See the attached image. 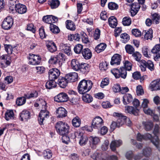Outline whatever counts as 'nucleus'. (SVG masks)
I'll return each mask as SVG.
<instances>
[{
    "label": "nucleus",
    "instance_id": "680f3d73",
    "mask_svg": "<svg viewBox=\"0 0 160 160\" xmlns=\"http://www.w3.org/2000/svg\"><path fill=\"white\" fill-rule=\"evenodd\" d=\"M81 35L78 33L71 35L70 36L71 39L72 41L75 40L76 41H79L81 38Z\"/></svg>",
    "mask_w": 160,
    "mask_h": 160
},
{
    "label": "nucleus",
    "instance_id": "f03ea898",
    "mask_svg": "<svg viewBox=\"0 0 160 160\" xmlns=\"http://www.w3.org/2000/svg\"><path fill=\"white\" fill-rule=\"evenodd\" d=\"M93 84L92 82L89 80H82L78 85V92L81 94L88 92L92 88Z\"/></svg>",
    "mask_w": 160,
    "mask_h": 160
},
{
    "label": "nucleus",
    "instance_id": "f3484780",
    "mask_svg": "<svg viewBox=\"0 0 160 160\" xmlns=\"http://www.w3.org/2000/svg\"><path fill=\"white\" fill-rule=\"evenodd\" d=\"M138 2L133 3L131 7V13L134 16L137 14L140 8V0H138Z\"/></svg>",
    "mask_w": 160,
    "mask_h": 160
},
{
    "label": "nucleus",
    "instance_id": "9d476101",
    "mask_svg": "<svg viewBox=\"0 0 160 160\" xmlns=\"http://www.w3.org/2000/svg\"><path fill=\"white\" fill-rule=\"evenodd\" d=\"M153 54L154 59L155 61H158L160 59V44H158L154 46L151 50Z\"/></svg>",
    "mask_w": 160,
    "mask_h": 160
},
{
    "label": "nucleus",
    "instance_id": "5701e85b",
    "mask_svg": "<svg viewBox=\"0 0 160 160\" xmlns=\"http://www.w3.org/2000/svg\"><path fill=\"white\" fill-rule=\"evenodd\" d=\"M68 82L66 77L65 78L60 77L59 78L57 82L58 85L62 88H64L66 87Z\"/></svg>",
    "mask_w": 160,
    "mask_h": 160
},
{
    "label": "nucleus",
    "instance_id": "603ef678",
    "mask_svg": "<svg viewBox=\"0 0 160 160\" xmlns=\"http://www.w3.org/2000/svg\"><path fill=\"white\" fill-rule=\"evenodd\" d=\"M124 64V68L126 70L130 71L131 70L132 68V64L131 63L127 60H125L123 62Z\"/></svg>",
    "mask_w": 160,
    "mask_h": 160
},
{
    "label": "nucleus",
    "instance_id": "4468645a",
    "mask_svg": "<svg viewBox=\"0 0 160 160\" xmlns=\"http://www.w3.org/2000/svg\"><path fill=\"white\" fill-rule=\"evenodd\" d=\"M12 6L15 7L16 11L21 14L25 13L27 10V8L26 6L19 3L17 4L15 3L14 6H10V7Z\"/></svg>",
    "mask_w": 160,
    "mask_h": 160
},
{
    "label": "nucleus",
    "instance_id": "1a4fd4ad",
    "mask_svg": "<svg viewBox=\"0 0 160 160\" xmlns=\"http://www.w3.org/2000/svg\"><path fill=\"white\" fill-rule=\"evenodd\" d=\"M44 109L41 111L38 118V122L40 125L42 124L44 120L48 118L49 117V112L46 109Z\"/></svg>",
    "mask_w": 160,
    "mask_h": 160
},
{
    "label": "nucleus",
    "instance_id": "bf43d9fd",
    "mask_svg": "<svg viewBox=\"0 0 160 160\" xmlns=\"http://www.w3.org/2000/svg\"><path fill=\"white\" fill-rule=\"evenodd\" d=\"M4 46L5 50L8 54H11L12 53V49L14 48H13L11 45L9 44H5Z\"/></svg>",
    "mask_w": 160,
    "mask_h": 160
},
{
    "label": "nucleus",
    "instance_id": "473e14b6",
    "mask_svg": "<svg viewBox=\"0 0 160 160\" xmlns=\"http://www.w3.org/2000/svg\"><path fill=\"white\" fill-rule=\"evenodd\" d=\"M48 4L52 9L57 8L60 5V2L58 0H49L48 2Z\"/></svg>",
    "mask_w": 160,
    "mask_h": 160
},
{
    "label": "nucleus",
    "instance_id": "c756f323",
    "mask_svg": "<svg viewBox=\"0 0 160 160\" xmlns=\"http://www.w3.org/2000/svg\"><path fill=\"white\" fill-rule=\"evenodd\" d=\"M132 97L131 94L127 93L124 95L123 97V102L124 105L129 103L132 101Z\"/></svg>",
    "mask_w": 160,
    "mask_h": 160
},
{
    "label": "nucleus",
    "instance_id": "774afa93",
    "mask_svg": "<svg viewBox=\"0 0 160 160\" xmlns=\"http://www.w3.org/2000/svg\"><path fill=\"white\" fill-rule=\"evenodd\" d=\"M37 73L38 74H41L44 73L45 72V68L42 66L36 67Z\"/></svg>",
    "mask_w": 160,
    "mask_h": 160
},
{
    "label": "nucleus",
    "instance_id": "0e129e2a",
    "mask_svg": "<svg viewBox=\"0 0 160 160\" xmlns=\"http://www.w3.org/2000/svg\"><path fill=\"white\" fill-rule=\"evenodd\" d=\"M98 130V133H101L102 135L105 134L108 131L107 128L105 126H103Z\"/></svg>",
    "mask_w": 160,
    "mask_h": 160
},
{
    "label": "nucleus",
    "instance_id": "423d86ee",
    "mask_svg": "<svg viewBox=\"0 0 160 160\" xmlns=\"http://www.w3.org/2000/svg\"><path fill=\"white\" fill-rule=\"evenodd\" d=\"M29 61L28 64L34 65L39 64L41 62V58L38 55H35L32 54H29L28 57Z\"/></svg>",
    "mask_w": 160,
    "mask_h": 160
},
{
    "label": "nucleus",
    "instance_id": "2eb2a0df",
    "mask_svg": "<svg viewBox=\"0 0 160 160\" xmlns=\"http://www.w3.org/2000/svg\"><path fill=\"white\" fill-rule=\"evenodd\" d=\"M1 62L2 67L5 68L10 64L11 60L9 56L7 55H3L1 58Z\"/></svg>",
    "mask_w": 160,
    "mask_h": 160
},
{
    "label": "nucleus",
    "instance_id": "7ed1b4c3",
    "mask_svg": "<svg viewBox=\"0 0 160 160\" xmlns=\"http://www.w3.org/2000/svg\"><path fill=\"white\" fill-rule=\"evenodd\" d=\"M57 133L60 135L68 134L69 132V127L68 125L62 121L58 122L55 126Z\"/></svg>",
    "mask_w": 160,
    "mask_h": 160
},
{
    "label": "nucleus",
    "instance_id": "f257e3e1",
    "mask_svg": "<svg viewBox=\"0 0 160 160\" xmlns=\"http://www.w3.org/2000/svg\"><path fill=\"white\" fill-rule=\"evenodd\" d=\"M159 126L157 124H156L155 126L153 132V134L155 136L154 138L152 137L151 134L146 133L143 135H141V139H143L145 140H150L152 143L158 149V150L160 151L159 147V140L158 136V135L159 133Z\"/></svg>",
    "mask_w": 160,
    "mask_h": 160
},
{
    "label": "nucleus",
    "instance_id": "9b49d317",
    "mask_svg": "<svg viewBox=\"0 0 160 160\" xmlns=\"http://www.w3.org/2000/svg\"><path fill=\"white\" fill-rule=\"evenodd\" d=\"M68 99V97L66 93H60L54 98V100L56 102H66Z\"/></svg>",
    "mask_w": 160,
    "mask_h": 160
},
{
    "label": "nucleus",
    "instance_id": "6e6d98bb",
    "mask_svg": "<svg viewBox=\"0 0 160 160\" xmlns=\"http://www.w3.org/2000/svg\"><path fill=\"white\" fill-rule=\"evenodd\" d=\"M152 20L156 24H158L159 22L160 16L158 14L155 13L152 14Z\"/></svg>",
    "mask_w": 160,
    "mask_h": 160
},
{
    "label": "nucleus",
    "instance_id": "4c0bfd02",
    "mask_svg": "<svg viewBox=\"0 0 160 160\" xmlns=\"http://www.w3.org/2000/svg\"><path fill=\"white\" fill-rule=\"evenodd\" d=\"M80 137L79 141V143L81 145H84L88 141V138L85 135H82V133H80Z\"/></svg>",
    "mask_w": 160,
    "mask_h": 160
},
{
    "label": "nucleus",
    "instance_id": "e2e57ef3",
    "mask_svg": "<svg viewBox=\"0 0 160 160\" xmlns=\"http://www.w3.org/2000/svg\"><path fill=\"white\" fill-rule=\"evenodd\" d=\"M39 34L40 37L42 39L46 37L47 35L45 33L43 28L42 27L39 29Z\"/></svg>",
    "mask_w": 160,
    "mask_h": 160
},
{
    "label": "nucleus",
    "instance_id": "a18cd8bd",
    "mask_svg": "<svg viewBox=\"0 0 160 160\" xmlns=\"http://www.w3.org/2000/svg\"><path fill=\"white\" fill-rule=\"evenodd\" d=\"M43 155L45 159H49L52 157V152L49 149H47L43 151Z\"/></svg>",
    "mask_w": 160,
    "mask_h": 160
},
{
    "label": "nucleus",
    "instance_id": "a211bd4d",
    "mask_svg": "<svg viewBox=\"0 0 160 160\" xmlns=\"http://www.w3.org/2000/svg\"><path fill=\"white\" fill-rule=\"evenodd\" d=\"M122 57L119 54H114L112 57L110 62L112 65H118L120 63L121 61Z\"/></svg>",
    "mask_w": 160,
    "mask_h": 160
},
{
    "label": "nucleus",
    "instance_id": "f8f14e48",
    "mask_svg": "<svg viewBox=\"0 0 160 160\" xmlns=\"http://www.w3.org/2000/svg\"><path fill=\"white\" fill-rule=\"evenodd\" d=\"M13 23L12 19L10 16L8 17L3 21L2 27L4 29H9L11 28Z\"/></svg>",
    "mask_w": 160,
    "mask_h": 160
},
{
    "label": "nucleus",
    "instance_id": "0eeeda50",
    "mask_svg": "<svg viewBox=\"0 0 160 160\" xmlns=\"http://www.w3.org/2000/svg\"><path fill=\"white\" fill-rule=\"evenodd\" d=\"M103 120L100 117H96L92 122L91 128L99 130L103 125Z\"/></svg>",
    "mask_w": 160,
    "mask_h": 160
},
{
    "label": "nucleus",
    "instance_id": "e433bc0d",
    "mask_svg": "<svg viewBox=\"0 0 160 160\" xmlns=\"http://www.w3.org/2000/svg\"><path fill=\"white\" fill-rule=\"evenodd\" d=\"M39 105L42 106V108L45 109L46 108V102L42 99L37 100V102L34 104V106L36 107H38Z\"/></svg>",
    "mask_w": 160,
    "mask_h": 160
},
{
    "label": "nucleus",
    "instance_id": "a878e982",
    "mask_svg": "<svg viewBox=\"0 0 160 160\" xmlns=\"http://www.w3.org/2000/svg\"><path fill=\"white\" fill-rule=\"evenodd\" d=\"M83 57L86 59H89L91 58L92 56V53L91 50L88 48L83 49L82 52Z\"/></svg>",
    "mask_w": 160,
    "mask_h": 160
},
{
    "label": "nucleus",
    "instance_id": "4be33fe9",
    "mask_svg": "<svg viewBox=\"0 0 160 160\" xmlns=\"http://www.w3.org/2000/svg\"><path fill=\"white\" fill-rule=\"evenodd\" d=\"M68 82H73L76 81L78 78V74L76 72H71L66 75Z\"/></svg>",
    "mask_w": 160,
    "mask_h": 160
},
{
    "label": "nucleus",
    "instance_id": "37998d69",
    "mask_svg": "<svg viewBox=\"0 0 160 160\" xmlns=\"http://www.w3.org/2000/svg\"><path fill=\"white\" fill-rule=\"evenodd\" d=\"M14 116V113L12 110H7L5 113V118L7 121L12 119Z\"/></svg>",
    "mask_w": 160,
    "mask_h": 160
},
{
    "label": "nucleus",
    "instance_id": "58836bf2",
    "mask_svg": "<svg viewBox=\"0 0 160 160\" xmlns=\"http://www.w3.org/2000/svg\"><path fill=\"white\" fill-rule=\"evenodd\" d=\"M66 27L68 29L71 30H74L75 29V25L74 22L70 20H67L66 21Z\"/></svg>",
    "mask_w": 160,
    "mask_h": 160
},
{
    "label": "nucleus",
    "instance_id": "052dcab7",
    "mask_svg": "<svg viewBox=\"0 0 160 160\" xmlns=\"http://www.w3.org/2000/svg\"><path fill=\"white\" fill-rule=\"evenodd\" d=\"M108 6V8L111 10L117 9L118 8V5L116 3L113 2L109 3Z\"/></svg>",
    "mask_w": 160,
    "mask_h": 160
},
{
    "label": "nucleus",
    "instance_id": "c9c22d12",
    "mask_svg": "<svg viewBox=\"0 0 160 160\" xmlns=\"http://www.w3.org/2000/svg\"><path fill=\"white\" fill-rule=\"evenodd\" d=\"M57 82L54 81L49 80L46 83L45 87L47 89H50L56 87Z\"/></svg>",
    "mask_w": 160,
    "mask_h": 160
},
{
    "label": "nucleus",
    "instance_id": "72a5a7b5",
    "mask_svg": "<svg viewBox=\"0 0 160 160\" xmlns=\"http://www.w3.org/2000/svg\"><path fill=\"white\" fill-rule=\"evenodd\" d=\"M46 46L48 50L50 52H53L57 50V47L53 42H49Z\"/></svg>",
    "mask_w": 160,
    "mask_h": 160
},
{
    "label": "nucleus",
    "instance_id": "864d4df0",
    "mask_svg": "<svg viewBox=\"0 0 160 160\" xmlns=\"http://www.w3.org/2000/svg\"><path fill=\"white\" fill-rule=\"evenodd\" d=\"M49 28L50 31L53 33H58L60 32V30L58 27L54 24L50 25Z\"/></svg>",
    "mask_w": 160,
    "mask_h": 160
},
{
    "label": "nucleus",
    "instance_id": "39448f33",
    "mask_svg": "<svg viewBox=\"0 0 160 160\" xmlns=\"http://www.w3.org/2000/svg\"><path fill=\"white\" fill-rule=\"evenodd\" d=\"M147 67L151 71L154 69V66L153 62L148 60L147 62L144 60H141V69L142 71H145Z\"/></svg>",
    "mask_w": 160,
    "mask_h": 160
},
{
    "label": "nucleus",
    "instance_id": "20e7f679",
    "mask_svg": "<svg viewBox=\"0 0 160 160\" xmlns=\"http://www.w3.org/2000/svg\"><path fill=\"white\" fill-rule=\"evenodd\" d=\"M91 158L94 160H118V157L115 155L109 156L106 159H104L101 153L95 152L91 156Z\"/></svg>",
    "mask_w": 160,
    "mask_h": 160
},
{
    "label": "nucleus",
    "instance_id": "69168bd1",
    "mask_svg": "<svg viewBox=\"0 0 160 160\" xmlns=\"http://www.w3.org/2000/svg\"><path fill=\"white\" fill-rule=\"evenodd\" d=\"M108 64L106 62H102L99 64V68L101 71H104L107 69Z\"/></svg>",
    "mask_w": 160,
    "mask_h": 160
},
{
    "label": "nucleus",
    "instance_id": "09e8293b",
    "mask_svg": "<svg viewBox=\"0 0 160 160\" xmlns=\"http://www.w3.org/2000/svg\"><path fill=\"white\" fill-rule=\"evenodd\" d=\"M90 142L92 143L93 145H95L100 142V139L97 137H93L91 136L89 138Z\"/></svg>",
    "mask_w": 160,
    "mask_h": 160
},
{
    "label": "nucleus",
    "instance_id": "ea45409f",
    "mask_svg": "<svg viewBox=\"0 0 160 160\" xmlns=\"http://www.w3.org/2000/svg\"><path fill=\"white\" fill-rule=\"evenodd\" d=\"M119 78L121 77L122 78L125 79L126 78L127 72L126 69L124 67H121L120 68V69L119 70Z\"/></svg>",
    "mask_w": 160,
    "mask_h": 160
},
{
    "label": "nucleus",
    "instance_id": "393cba45",
    "mask_svg": "<svg viewBox=\"0 0 160 160\" xmlns=\"http://www.w3.org/2000/svg\"><path fill=\"white\" fill-rule=\"evenodd\" d=\"M153 31L152 29H149L147 31L146 30H144L142 33V35L144 36L145 39L151 40L152 38Z\"/></svg>",
    "mask_w": 160,
    "mask_h": 160
},
{
    "label": "nucleus",
    "instance_id": "c85d7f7f",
    "mask_svg": "<svg viewBox=\"0 0 160 160\" xmlns=\"http://www.w3.org/2000/svg\"><path fill=\"white\" fill-rule=\"evenodd\" d=\"M71 66L72 69L76 71H78L80 69L81 63L77 59H72L71 62Z\"/></svg>",
    "mask_w": 160,
    "mask_h": 160
},
{
    "label": "nucleus",
    "instance_id": "b1692460",
    "mask_svg": "<svg viewBox=\"0 0 160 160\" xmlns=\"http://www.w3.org/2000/svg\"><path fill=\"white\" fill-rule=\"evenodd\" d=\"M56 113L58 115V118H62L65 117L67 116V112L65 108L60 107L58 108L57 110Z\"/></svg>",
    "mask_w": 160,
    "mask_h": 160
},
{
    "label": "nucleus",
    "instance_id": "de8ad7c7",
    "mask_svg": "<svg viewBox=\"0 0 160 160\" xmlns=\"http://www.w3.org/2000/svg\"><path fill=\"white\" fill-rule=\"evenodd\" d=\"M131 23V19L129 17H125L123 18L122 23L124 26H129Z\"/></svg>",
    "mask_w": 160,
    "mask_h": 160
},
{
    "label": "nucleus",
    "instance_id": "cd10ccee",
    "mask_svg": "<svg viewBox=\"0 0 160 160\" xmlns=\"http://www.w3.org/2000/svg\"><path fill=\"white\" fill-rule=\"evenodd\" d=\"M122 144V142L120 140L113 141L111 144L110 147L112 151H114L116 150V148L119 147Z\"/></svg>",
    "mask_w": 160,
    "mask_h": 160
},
{
    "label": "nucleus",
    "instance_id": "c03bdc74",
    "mask_svg": "<svg viewBox=\"0 0 160 160\" xmlns=\"http://www.w3.org/2000/svg\"><path fill=\"white\" fill-rule=\"evenodd\" d=\"M81 120L78 117H76L72 120V125L76 127H79L81 124Z\"/></svg>",
    "mask_w": 160,
    "mask_h": 160
},
{
    "label": "nucleus",
    "instance_id": "4d7b16f0",
    "mask_svg": "<svg viewBox=\"0 0 160 160\" xmlns=\"http://www.w3.org/2000/svg\"><path fill=\"white\" fill-rule=\"evenodd\" d=\"M142 154L146 157L149 156L151 154V148L149 147L145 148L143 150Z\"/></svg>",
    "mask_w": 160,
    "mask_h": 160
},
{
    "label": "nucleus",
    "instance_id": "338daca9",
    "mask_svg": "<svg viewBox=\"0 0 160 160\" xmlns=\"http://www.w3.org/2000/svg\"><path fill=\"white\" fill-rule=\"evenodd\" d=\"M148 49L147 46H144L142 49V52L144 56L146 57H149V55L148 54Z\"/></svg>",
    "mask_w": 160,
    "mask_h": 160
},
{
    "label": "nucleus",
    "instance_id": "bb28decb",
    "mask_svg": "<svg viewBox=\"0 0 160 160\" xmlns=\"http://www.w3.org/2000/svg\"><path fill=\"white\" fill-rule=\"evenodd\" d=\"M49 63L50 64L53 65H56L58 64L59 66H60L62 64V62H60L59 58L58 57V55L56 56H51L49 60Z\"/></svg>",
    "mask_w": 160,
    "mask_h": 160
},
{
    "label": "nucleus",
    "instance_id": "7c9ffc66",
    "mask_svg": "<svg viewBox=\"0 0 160 160\" xmlns=\"http://www.w3.org/2000/svg\"><path fill=\"white\" fill-rule=\"evenodd\" d=\"M90 69V66L89 64L86 63H81V66L79 70L82 72L83 73H88Z\"/></svg>",
    "mask_w": 160,
    "mask_h": 160
},
{
    "label": "nucleus",
    "instance_id": "f704fd0d",
    "mask_svg": "<svg viewBox=\"0 0 160 160\" xmlns=\"http://www.w3.org/2000/svg\"><path fill=\"white\" fill-rule=\"evenodd\" d=\"M106 47L107 45L106 44L103 43H101L98 44L95 48V50L98 53H99L103 51Z\"/></svg>",
    "mask_w": 160,
    "mask_h": 160
},
{
    "label": "nucleus",
    "instance_id": "6e6552de",
    "mask_svg": "<svg viewBox=\"0 0 160 160\" xmlns=\"http://www.w3.org/2000/svg\"><path fill=\"white\" fill-rule=\"evenodd\" d=\"M48 73L49 80L55 81L59 78L60 72L58 69L53 68L49 70Z\"/></svg>",
    "mask_w": 160,
    "mask_h": 160
},
{
    "label": "nucleus",
    "instance_id": "2f4dec72",
    "mask_svg": "<svg viewBox=\"0 0 160 160\" xmlns=\"http://www.w3.org/2000/svg\"><path fill=\"white\" fill-rule=\"evenodd\" d=\"M109 26L112 28H115L117 25V19L114 16H111L108 19Z\"/></svg>",
    "mask_w": 160,
    "mask_h": 160
},
{
    "label": "nucleus",
    "instance_id": "8fccbe9b",
    "mask_svg": "<svg viewBox=\"0 0 160 160\" xmlns=\"http://www.w3.org/2000/svg\"><path fill=\"white\" fill-rule=\"evenodd\" d=\"M121 41L124 43H126L130 39L129 35L126 33L122 34L120 35Z\"/></svg>",
    "mask_w": 160,
    "mask_h": 160
},
{
    "label": "nucleus",
    "instance_id": "a19ab883",
    "mask_svg": "<svg viewBox=\"0 0 160 160\" xmlns=\"http://www.w3.org/2000/svg\"><path fill=\"white\" fill-rule=\"evenodd\" d=\"M82 98L83 101L88 103L91 102L93 100L92 97L89 94L83 95Z\"/></svg>",
    "mask_w": 160,
    "mask_h": 160
},
{
    "label": "nucleus",
    "instance_id": "dca6fc26",
    "mask_svg": "<svg viewBox=\"0 0 160 160\" xmlns=\"http://www.w3.org/2000/svg\"><path fill=\"white\" fill-rule=\"evenodd\" d=\"M30 114L28 111L23 110L19 114V119L22 121L26 122L30 119Z\"/></svg>",
    "mask_w": 160,
    "mask_h": 160
},
{
    "label": "nucleus",
    "instance_id": "aec40b11",
    "mask_svg": "<svg viewBox=\"0 0 160 160\" xmlns=\"http://www.w3.org/2000/svg\"><path fill=\"white\" fill-rule=\"evenodd\" d=\"M150 88L152 91L160 90V79L152 82L150 84Z\"/></svg>",
    "mask_w": 160,
    "mask_h": 160
},
{
    "label": "nucleus",
    "instance_id": "412c9836",
    "mask_svg": "<svg viewBox=\"0 0 160 160\" xmlns=\"http://www.w3.org/2000/svg\"><path fill=\"white\" fill-rule=\"evenodd\" d=\"M125 110L126 112L128 113L137 116L139 115V110L136 108L132 106H126L125 107Z\"/></svg>",
    "mask_w": 160,
    "mask_h": 160
},
{
    "label": "nucleus",
    "instance_id": "49530a36",
    "mask_svg": "<svg viewBox=\"0 0 160 160\" xmlns=\"http://www.w3.org/2000/svg\"><path fill=\"white\" fill-rule=\"evenodd\" d=\"M143 124L144 125L145 129L147 131H149L152 129L153 126L152 122L151 121L143 122Z\"/></svg>",
    "mask_w": 160,
    "mask_h": 160
},
{
    "label": "nucleus",
    "instance_id": "3c124183",
    "mask_svg": "<svg viewBox=\"0 0 160 160\" xmlns=\"http://www.w3.org/2000/svg\"><path fill=\"white\" fill-rule=\"evenodd\" d=\"M126 52L129 54H132L134 52V49L133 47L130 45L127 44L125 47Z\"/></svg>",
    "mask_w": 160,
    "mask_h": 160
},
{
    "label": "nucleus",
    "instance_id": "6ab92c4d",
    "mask_svg": "<svg viewBox=\"0 0 160 160\" xmlns=\"http://www.w3.org/2000/svg\"><path fill=\"white\" fill-rule=\"evenodd\" d=\"M42 20L45 23L48 24H52V23H54L58 21L57 18L52 15H47L44 16Z\"/></svg>",
    "mask_w": 160,
    "mask_h": 160
},
{
    "label": "nucleus",
    "instance_id": "ddd939ff",
    "mask_svg": "<svg viewBox=\"0 0 160 160\" xmlns=\"http://www.w3.org/2000/svg\"><path fill=\"white\" fill-rule=\"evenodd\" d=\"M113 115L118 117L116 122L118 124V127L119 128L124 124L126 119V116H123L121 113L117 112L114 113Z\"/></svg>",
    "mask_w": 160,
    "mask_h": 160
},
{
    "label": "nucleus",
    "instance_id": "5fc2aeb1",
    "mask_svg": "<svg viewBox=\"0 0 160 160\" xmlns=\"http://www.w3.org/2000/svg\"><path fill=\"white\" fill-rule=\"evenodd\" d=\"M24 96L26 97L27 99H30L32 98H36L38 96V93L35 91L29 94H25Z\"/></svg>",
    "mask_w": 160,
    "mask_h": 160
},
{
    "label": "nucleus",
    "instance_id": "13d9d810",
    "mask_svg": "<svg viewBox=\"0 0 160 160\" xmlns=\"http://www.w3.org/2000/svg\"><path fill=\"white\" fill-rule=\"evenodd\" d=\"M83 46L81 44H78L75 46L74 48L75 52L78 54L80 53L81 51L82 50Z\"/></svg>",
    "mask_w": 160,
    "mask_h": 160
},
{
    "label": "nucleus",
    "instance_id": "79ce46f5",
    "mask_svg": "<svg viewBox=\"0 0 160 160\" xmlns=\"http://www.w3.org/2000/svg\"><path fill=\"white\" fill-rule=\"evenodd\" d=\"M27 98L24 96L18 98L16 101V103L18 106L22 105L25 103Z\"/></svg>",
    "mask_w": 160,
    "mask_h": 160
}]
</instances>
